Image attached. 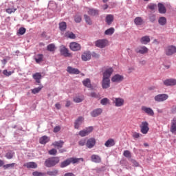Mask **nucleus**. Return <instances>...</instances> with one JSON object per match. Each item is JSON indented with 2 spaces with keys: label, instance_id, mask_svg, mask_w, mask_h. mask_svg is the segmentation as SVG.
Instances as JSON below:
<instances>
[{
  "label": "nucleus",
  "instance_id": "412c9836",
  "mask_svg": "<svg viewBox=\"0 0 176 176\" xmlns=\"http://www.w3.org/2000/svg\"><path fill=\"white\" fill-rule=\"evenodd\" d=\"M23 166L27 168H38V164L34 162H27Z\"/></svg>",
  "mask_w": 176,
  "mask_h": 176
},
{
  "label": "nucleus",
  "instance_id": "4be33fe9",
  "mask_svg": "<svg viewBox=\"0 0 176 176\" xmlns=\"http://www.w3.org/2000/svg\"><path fill=\"white\" fill-rule=\"evenodd\" d=\"M140 41L142 45H148V43L151 42V37H149V36H142Z\"/></svg>",
  "mask_w": 176,
  "mask_h": 176
},
{
  "label": "nucleus",
  "instance_id": "1a4fd4ad",
  "mask_svg": "<svg viewBox=\"0 0 176 176\" xmlns=\"http://www.w3.org/2000/svg\"><path fill=\"white\" fill-rule=\"evenodd\" d=\"M93 130H94V128H93V126H89L80 131L78 134L80 135V137H86V135H89L90 133L93 131Z\"/></svg>",
  "mask_w": 176,
  "mask_h": 176
},
{
  "label": "nucleus",
  "instance_id": "c756f323",
  "mask_svg": "<svg viewBox=\"0 0 176 176\" xmlns=\"http://www.w3.org/2000/svg\"><path fill=\"white\" fill-rule=\"evenodd\" d=\"M158 10L162 14H164V13L167 12V10H166V7L162 3H158Z\"/></svg>",
  "mask_w": 176,
  "mask_h": 176
},
{
  "label": "nucleus",
  "instance_id": "e433bc0d",
  "mask_svg": "<svg viewBox=\"0 0 176 176\" xmlns=\"http://www.w3.org/2000/svg\"><path fill=\"white\" fill-rule=\"evenodd\" d=\"M47 175L50 176H57L58 175V170L54 169L53 170H50L47 172Z\"/></svg>",
  "mask_w": 176,
  "mask_h": 176
},
{
  "label": "nucleus",
  "instance_id": "09e8293b",
  "mask_svg": "<svg viewBox=\"0 0 176 176\" xmlns=\"http://www.w3.org/2000/svg\"><path fill=\"white\" fill-rule=\"evenodd\" d=\"M33 176H46V173L42 172L34 171L32 173Z\"/></svg>",
  "mask_w": 176,
  "mask_h": 176
},
{
  "label": "nucleus",
  "instance_id": "c9c22d12",
  "mask_svg": "<svg viewBox=\"0 0 176 176\" xmlns=\"http://www.w3.org/2000/svg\"><path fill=\"white\" fill-rule=\"evenodd\" d=\"M16 166V163L7 164L3 166V168L4 170H8V168H14Z\"/></svg>",
  "mask_w": 176,
  "mask_h": 176
},
{
  "label": "nucleus",
  "instance_id": "20e7f679",
  "mask_svg": "<svg viewBox=\"0 0 176 176\" xmlns=\"http://www.w3.org/2000/svg\"><path fill=\"white\" fill-rule=\"evenodd\" d=\"M95 45L96 47L100 49H104L106 46L108 45V40L107 39H99L95 42Z\"/></svg>",
  "mask_w": 176,
  "mask_h": 176
},
{
  "label": "nucleus",
  "instance_id": "79ce46f5",
  "mask_svg": "<svg viewBox=\"0 0 176 176\" xmlns=\"http://www.w3.org/2000/svg\"><path fill=\"white\" fill-rule=\"evenodd\" d=\"M82 85L86 87H91V83L90 82V79L87 78L82 81Z\"/></svg>",
  "mask_w": 176,
  "mask_h": 176
},
{
  "label": "nucleus",
  "instance_id": "f3484780",
  "mask_svg": "<svg viewBox=\"0 0 176 176\" xmlns=\"http://www.w3.org/2000/svg\"><path fill=\"white\" fill-rule=\"evenodd\" d=\"M112 74H113V69L112 67H109L103 72V78L109 79Z\"/></svg>",
  "mask_w": 176,
  "mask_h": 176
},
{
  "label": "nucleus",
  "instance_id": "f704fd0d",
  "mask_svg": "<svg viewBox=\"0 0 176 176\" xmlns=\"http://www.w3.org/2000/svg\"><path fill=\"white\" fill-rule=\"evenodd\" d=\"M158 23L160 25H166L167 23V19L164 16H161L158 20Z\"/></svg>",
  "mask_w": 176,
  "mask_h": 176
},
{
  "label": "nucleus",
  "instance_id": "423d86ee",
  "mask_svg": "<svg viewBox=\"0 0 176 176\" xmlns=\"http://www.w3.org/2000/svg\"><path fill=\"white\" fill-rule=\"evenodd\" d=\"M60 53L64 57H72V54L69 53V50L65 45L60 46Z\"/></svg>",
  "mask_w": 176,
  "mask_h": 176
},
{
  "label": "nucleus",
  "instance_id": "473e14b6",
  "mask_svg": "<svg viewBox=\"0 0 176 176\" xmlns=\"http://www.w3.org/2000/svg\"><path fill=\"white\" fill-rule=\"evenodd\" d=\"M54 146H56L58 149H60L64 145V142L63 140H60L58 142H55L52 144Z\"/></svg>",
  "mask_w": 176,
  "mask_h": 176
},
{
  "label": "nucleus",
  "instance_id": "4c0bfd02",
  "mask_svg": "<svg viewBox=\"0 0 176 176\" xmlns=\"http://www.w3.org/2000/svg\"><path fill=\"white\" fill-rule=\"evenodd\" d=\"M47 50H48V52H55L56 45L54 43L49 44L47 46Z\"/></svg>",
  "mask_w": 176,
  "mask_h": 176
},
{
  "label": "nucleus",
  "instance_id": "a211bd4d",
  "mask_svg": "<svg viewBox=\"0 0 176 176\" xmlns=\"http://www.w3.org/2000/svg\"><path fill=\"white\" fill-rule=\"evenodd\" d=\"M164 86H175L176 85V80L174 78H170L165 80L163 82Z\"/></svg>",
  "mask_w": 176,
  "mask_h": 176
},
{
  "label": "nucleus",
  "instance_id": "39448f33",
  "mask_svg": "<svg viewBox=\"0 0 176 176\" xmlns=\"http://www.w3.org/2000/svg\"><path fill=\"white\" fill-rule=\"evenodd\" d=\"M140 127L142 134H148V131H149V124L148 123V122H142Z\"/></svg>",
  "mask_w": 176,
  "mask_h": 176
},
{
  "label": "nucleus",
  "instance_id": "774afa93",
  "mask_svg": "<svg viewBox=\"0 0 176 176\" xmlns=\"http://www.w3.org/2000/svg\"><path fill=\"white\" fill-rule=\"evenodd\" d=\"M70 106H71V101L67 100V101L66 102L65 107H70Z\"/></svg>",
  "mask_w": 176,
  "mask_h": 176
},
{
  "label": "nucleus",
  "instance_id": "7c9ffc66",
  "mask_svg": "<svg viewBox=\"0 0 176 176\" xmlns=\"http://www.w3.org/2000/svg\"><path fill=\"white\" fill-rule=\"evenodd\" d=\"M134 23L135 25H142L144 24V19L140 16H138L134 19Z\"/></svg>",
  "mask_w": 176,
  "mask_h": 176
},
{
  "label": "nucleus",
  "instance_id": "8fccbe9b",
  "mask_svg": "<svg viewBox=\"0 0 176 176\" xmlns=\"http://www.w3.org/2000/svg\"><path fill=\"white\" fill-rule=\"evenodd\" d=\"M74 21H75L76 23H80L82 21V16L76 15L74 16Z\"/></svg>",
  "mask_w": 176,
  "mask_h": 176
},
{
  "label": "nucleus",
  "instance_id": "0e129e2a",
  "mask_svg": "<svg viewBox=\"0 0 176 176\" xmlns=\"http://www.w3.org/2000/svg\"><path fill=\"white\" fill-rule=\"evenodd\" d=\"M90 96L94 97V98H98V95H97V94H96V92H91L90 94Z\"/></svg>",
  "mask_w": 176,
  "mask_h": 176
},
{
  "label": "nucleus",
  "instance_id": "3c124183",
  "mask_svg": "<svg viewBox=\"0 0 176 176\" xmlns=\"http://www.w3.org/2000/svg\"><path fill=\"white\" fill-rule=\"evenodd\" d=\"M17 9L16 8H8L6 10V12L8 13V14H12V13H14Z\"/></svg>",
  "mask_w": 176,
  "mask_h": 176
},
{
  "label": "nucleus",
  "instance_id": "5701e85b",
  "mask_svg": "<svg viewBox=\"0 0 176 176\" xmlns=\"http://www.w3.org/2000/svg\"><path fill=\"white\" fill-rule=\"evenodd\" d=\"M84 118L83 117H79L74 122V128L79 129L82 123H83Z\"/></svg>",
  "mask_w": 176,
  "mask_h": 176
},
{
  "label": "nucleus",
  "instance_id": "6ab92c4d",
  "mask_svg": "<svg viewBox=\"0 0 176 176\" xmlns=\"http://www.w3.org/2000/svg\"><path fill=\"white\" fill-rule=\"evenodd\" d=\"M96 145V139L94 138H89L86 143V146L89 149H91Z\"/></svg>",
  "mask_w": 176,
  "mask_h": 176
},
{
  "label": "nucleus",
  "instance_id": "ddd939ff",
  "mask_svg": "<svg viewBox=\"0 0 176 176\" xmlns=\"http://www.w3.org/2000/svg\"><path fill=\"white\" fill-rule=\"evenodd\" d=\"M102 89H109V87H111V80L103 77L102 80Z\"/></svg>",
  "mask_w": 176,
  "mask_h": 176
},
{
  "label": "nucleus",
  "instance_id": "052dcab7",
  "mask_svg": "<svg viewBox=\"0 0 176 176\" xmlns=\"http://www.w3.org/2000/svg\"><path fill=\"white\" fill-rule=\"evenodd\" d=\"M61 130V126H56L54 128V133H58Z\"/></svg>",
  "mask_w": 176,
  "mask_h": 176
},
{
  "label": "nucleus",
  "instance_id": "4468645a",
  "mask_svg": "<svg viewBox=\"0 0 176 176\" xmlns=\"http://www.w3.org/2000/svg\"><path fill=\"white\" fill-rule=\"evenodd\" d=\"M67 72L70 74L71 75H79L80 74V71L76 68H74L71 66H68L67 68Z\"/></svg>",
  "mask_w": 176,
  "mask_h": 176
},
{
  "label": "nucleus",
  "instance_id": "b1692460",
  "mask_svg": "<svg viewBox=\"0 0 176 176\" xmlns=\"http://www.w3.org/2000/svg\"><path fill=\"white\" fill-rule=\"evenodd\" d=\"M87 13L89 16H98L100 11L96 9L89 8L87 11Z\"/></svg>",
  "mask_w": 176,
  "mask_h": 176
},
{
  "label": "nucleus",
  "instance_id": "a18cd8bd",
  "mask_svg": "<svg viewBox=\"0 0 176 176\" xmlns=\"http://www.w3.org/2000/svg\"><path fill=\"white\" fill-rule=\"evenodd\" d=\"M42 89H43V86H41V87L34 88V89H32V94H38V93H39V91H41V90H42Z\"/></svg>",
  "mask_w": 176,
  "mask_h": 176
},
{
  "label": "nucleus",
  "instance_id": "f8f14e48",
  "mask_svg": "<svg viewBox=\"0 0 176 176\" xmlns=\"http://www.w3.org/2000/svg\"><path fill=\"white\" fill-rule=\"evenodd\" d=\"M124 79V77H123V76L116 74L111 78V82H113V83H120V82H122Z\"/></svg>",
  "mask_w": 176,
  "mask_h": 176
},
{
  "label": "nucleus",
  "instance_id": "4d7b16f0",
  "mask_svg": "<svg viewBox=\"0 0 176 176\" xmlns=\"http://www.w3.org/2000/svg\"><path fill=\"white\" fill-rule=\"evenodd\" d=\"M157 6H156V4H153L151 3L150 5H148V9H150L151 10H155V9H156Z\"/></svg>",
  "mask_w": 176,
  "mask_h": 176
},
{
  "label": "nucleus",
  "instance_id": "e2e57ef3",
  "mask_svg": "<svg viewBox=\"0 0 176 176\" xmlns=\"http://www.w3.org/2000/svg\"><path fill=\"white\" fill-rule=\"evenodd\" d=\"M140 135H141L140 133L135 132L133 133L132 137H133L134 138H140Z\"/></svg>",
  "mask_w": 176,
  "mask_h": 176
},
{
  "label": "nucleus",
  "instance_id": "9d476101",
  "mask_svg": "<svg viewBox=\"0 0 176 176\" xmlns=\"http://www.w3.org/2000/svg\"><path fill=\"white\" fill-rule=\"evenodd\" d=\"M69 47L72 50V52H79V50L82 49V46H80V44L76 42L70 43Z\"/></svg>",
  "mask_w": 176,
  "mask_h": 176
},
{
  "label": "nucleus",
  "instance_id": "aec40b11",
  "mask_svg": "<svg viewBox=\"0 0 176 176\" xmlns=\"http://www.w3.org/2000/svg\"><path fill=\"white\" fill-rule=\"evenodd\" d=\"M102 113V109L98 108L94 109L93 111L91 112V116L92 118H97V116H100Z\"/></svg>",
  "mask_w": 176,
  "mask_h": 176
},
{
  "label": "nucleus",
  "instance_id": "f03ea898",
  "mask_svg": "<svg viewBox=\"0 0 176 176\" xmlns=\"http://www.w3.org/2000/svg\"><path fill=\"white\" fill-rule=\"evenodd\" d=\"M79 160L83 161V158H74V157L68 158L60 163V168H65V167H67V166H69L71 163H72L73 164L79 163Z\"/></svg>",
  "mask_w": 176,
  "mask_h": 176
},
{
  "label": "nucleus",
  "instance_id": "6e6d98bb",
  "mask_svg": "<svg viewBox=\"0 0 176 176\" xmlns=\"http://www.w3.org/2000/svg\"><path fill=\"white\" fill-rule=\"evenodd\" d=\"M86 144V139H82L78 142V145H80V146H84Z\"/></svg>",
  "mask_w": 176,
  "mask_h": 176
},
{
  "label": "nucleus",
  "instance_id": "dca6fc26",
  "mask_svg": "<svg viewBox=\"0 0 176 176\" xmlns=\"http://www.w3.org/2000/svg\"><path fill=\"white\" fill-rule=\"evenodd\" d=\"M113 102L115 104L116 107H122L124 104V100L121 98H113Z\"/></svg>",
  "mask_w": 176,
  "mask_h": 176
},
{
  "label": "nucleus",
  "instance_id": "680f3d73",
  "mask_svg": "<svg viewBox=\"0 0 176 176\" xmlns=\"http://www.w3.org/2000/svg\"><path fill=\"white\" fill-rule=\"evenodd\" d=\"M91 56H92V57H94V58H100V54L96 53V52H92V54H91Z\"/></svg>",
  "mask_w": 176,
  "mask_h": 176
},
{
  "label": "nucleus",
  "instance_id": "864d4df0",
  "mask_svg": "<svg viewBox=\"0 0 176 176\" xmlns=\"http://www.w3.org/2000/svg\"><path fill=\"white\" fill-rule=\"evenodd\" d=\"M25 28H21L19 29V32L18 34H19V35H24L25 34Z\"/></svg>",
  "mask_w": 176,
  "mask_h": 176
},
{
  "label": "nucleus",
  "instance_id": "7ed1b4c3",
  "mask_svg": "<svg viewBox=\"0 0 176 176\" xmlns=\"http://www.w3.org/2000/svg\"><path fill=\"white\" fill-rule=\"evenodd\" d=\"M135 52L137 54H147L149 52V49L144 45H140L135 49Z\"/></svg>",
  "mask_w": 176,
  "mask_h": 176
},
{
  "label": "nucleus",
  "instance_id": "a878e982",
  "mask_svg": "<svg viewBox=\"0 0 176 176\" xmlns=\"http://www.w3.org/2000/svg\"><path fill=\"white\" fill-rule=\"evenodd\" d=\"M170 131L173 134H176V118H173L170 123Z\"/></svg>",
  "mask_w": 176,
  "mask_h": 176
},
{
  "label": "nucleus",
  "instance_id": "13d9d810",
  "mask_svg": "<svg viewBox=\"0 0 176 176\" xmlns=\"http://www.w3.org/2000/svg\"><path fill=\"white\" fill-rule=\"evenodd\" d=\"M149 20L151 21V23H154V21L156 20V16L155 14H152L149 16Z\"/></svg>",
  "mask_w": 176,
  "mask_h": 176
},
{
  "label": "nucleus",
  "instance_id": "a19ab883",
  "mask_svg": "<svg viewBox=\"0 0 176 176\" xmlns=\"http://www.w3.org/2000/svg\"><path fill=\"white\" fill-rule=\"evenodd\" d=\"M59 29L60 31H65V30H67V23L60 22L59 23Z\"/></svg>",
  "mask_w": 176,
  "mask_h": 176
},
{
  "label": "nucleus",
  "instance_id": "c85d7f7f",
  "mask_svg": "<svg viewBox=\"0 0 176 176\" xmlns=\"http://www.w3.org/2000/svg\"><path fill=\"white\" fill-rule=\"evenodd\" d=\"M106 23L108 24V25H111L112 23L113 22V14H107L106 16Z\"/></svg>",
  "mask_w": 176,
  "mask_h": 176
},
{
  "label": "nucleus",
  "instance_id": "0eeeda50",
  "mask_svg": "<svg viewBox=\"0 0 176 176\" xmlns=\"http://www.w3.org/2000/svg\"><path fill=\"white\" fill-rule=\"evenodd\" d=\"M168 99V95L166 94H158L155 96L154 100L157 102H163V101H166V100Z\"/></svg>",
  "mask_w": 176,
  "mask_h": 176
},
{
  "label": "nucleus",
  "instance_id": "ea45409f",
  "mask_svg": "<svg viewBox=\"0 0 176 176\" xmlns=\"http://www.w3.org/2000/svg\"><path fill=\"white\" fill-rule=\"evenodd\" d=\"M115 32V28H110L105 30L104 35H113V34Z\"/></svg>",
  "mask_w": 176,
  "mask_h": 176
},
{
  "label": "nucleus",
  "instance_id": "5fc2aeb1",
  "mask_svg": "<svg viewBox=\"0 0 176 176\" xmlns=\"http://www.w3.org/2000/svg\"><path fill=\"white\" fill-rule=\"evenodd\" d=\"M124 156L125 157H129V158H130V157H131V153H130L129 151L126 150V151H124Z\"/></svg>",
  "mask_w": 176,
  "mask_h": 176
},
{
  "label": "nucleus",
  "instance_id": "6e6552de",
  "mask_svg": "<svg viewBox=\"0 0 176 176\" xmlns=\"http://www.w3.org/2000/svg\"><path fill=\"white\" fill-rule=\"evenodd\" d=\"M174 53H176V47L174 45H170L166 47L165 54L166 56H173Z\"/></svg>",
  "mask_w": 176,
  "mask_h": 176
},
{
  "label": "nucleus",
  "instance_id": "72a5a7b5",
  "mask_svg": "<svg viewBox=\"0 0 176 176\" xmlns=\"http://www.w3.org/2000/svg\"><path fill=\"white\" fill-rule=\"evenodd\" d=\"M107 148L113 146L115 145V140L113 139H109L104 144Z\"/></svg>",
  "mask_w": 176,
  "mask_h": 176
},
{
  "label": "nucleus",
  "instance_id": "bf43d9fd",
  "mask_svg": "<svg viewBox=\"0 0 176 176\" xmlns=\"http://www.w3.org/2000/svg\"><path fill=\"white\" fill-rule=\"evenodd\" d=\"M3 74L6 76H10V75H12V72H8V70H3Z\"/></svg>",
  "mask_w": 176,
  "mask_h": 176
},
{
  "label": "nucleus",
  "instance_id": "393cba45",
  "mask_svg": "<svg viewBox=\"0 0 176 176\" xmlns=\"http://www.w3.org/2000/svg\"><path fill=\"white\" fill-rule=\"evenodd\" d=\"M91 160L94 163H101V157L98 155H92L91 156Z\"/></svg>",
  "mask_w": 176,
  "mask_h": 176
},
{
  "label": "nucleus",
  "instance_id": "c03bdc74",
  "mask_svg": "<svg viewBox=\"0 0 176 176\" xmlns=\"http://www.w3.org/2000/svg\"><path fill=\"white\" fill-rule=\"evenodd\" d=\"M14 156V152L10 151L6 154V159H13V157Z\"/></svg>",
  "mask_w": 176,
  "mask_h": 176
},
{
  "label": "nucleus",
  "instance_id": "58836bf2",
  "mask_svg": "<svg viewBox=\"0 0 176 176\" xmlns=\"http://www.w3.org/2000/svg\"><path fill=\"white\" fill-rule=\"evenodd\" d=\"M84 18L85 20V23H87L88 25H91V24H93V21H91V19L87 14H85Z\"/></svg>",
  "mask_w": 176,
  "mask_h": 176
},
{
  "label": "nucleus",
  "instance_id": "9b49d317",
  "mask_svg": "<svg viewBox=\"0 0 176 176\" xmlns=\"http://www.w3.org/2000/svg\"><path fill=\"white\" fill-rule=\"evenodd\" d=\"M81 60L82 61H89L91 60V53L89 51L84 52L81 55Z\"/></svg>",
  "mask_w": 176,
  "mask_h": 176
},
{
  "label": "nucleus",
  "instance_id": "f257e3e1",
  "mask_svg": "<svg viewBox=\"0 0 176 176\" xmlns=\"http://www.w3.org/2000/svg\"><path fill=\"white\" fill-rule=\"evenodd\" d=\"M60 163V157H51L45 160L44 164L49 168L57 166Z\"/></svg>",
  "mask_w": 176,
  "mask_h": 176
},
{
  "label": "nucleus",
  "instance_id": "37998d69",
  "mask_svg": "<svg viewBox=\"0 0 176 176\" xmlns=\"http://www.w3.org/2000/svg\"><path fill=\"white\" fill-rule=\"evenodd\" d=\"M65 36H67V38H69L70 39H75V38H76V36L75 35V34L71 32H66Z\"/></svg>",
  "mask_w": 176,
  "mask_h": 176
},
{
  "label": "nucleus",
  "instance_id": "2f4dec72",
  "mask_svg": "<svg viewBox=\"0 0 176 176\" xmlns=\"http://www.w3.org/2000/svg\"><path fill=\"white\" fill-rule=\"evenodd\" d=\"M34 60L37 64H40V63H42V61H43V54H37L34 58Z\"/></svg>",
  "mask_w": 176,
  "mask_h": 176
},
{
  "label": "nucleus",
  "instance_id": "de8ad7c7",
  "mask_svg": "<svg viewBox=\"0 0 176 176\" xmlns=\"http://www.w3.org/2000/svg\"><path fill=\"white\" fill-rule=\"evenodd\" d=\"M100 104L102 105H108V104H110L109 99L107 98H104L100 100Z\"/></svg>",
  "mask_w": 176,
  "mask_h": 176
},
{
  "label": "nucleus",
  "instance_id": "603ef678",
  "mask_svg": "<svg viewBox=\"0 0 176 176\" xmlns=\"http://www.w3.org/2000/svg\"><path fill=\"white\" fill-rule=\"evenodd\" d=\"M49 155H57V150L56 148H52L48 151Z\"/></svg>",
  "mask_w": 176,
  "mask_h": 176
},
{
  "label": "nucleus",
  "instance_id": "bb28decb",
  "mask_svg": "<svg viewBox=\"0 0 176 176\" xmlns=\"http://www.w3.org/2000/svg\"><path fill=\"white\" fill-rule=\"evenodd\" d=\"M50 141V138L46 135L43 136L39 139V142L42 145H45V144H47V142H49Z\"/></svg>",
  "mask_w": 176,
  "mask_h": 176
},
{
  "label": "nucleus",
  "instance_id": "cd10ccee",
  "mask_svg": "<svg viewBox=\"0 0 176 176\" xmlns=\"http://www.w3.org/2000/svg\"><path fill=\"white\" fill-rule=\"evenodd\" d=\"M33 79H34L36 83H41V79H42V74L41 73H36L32 75Z\"/></svg>",
  "mask_w": 176,
  "mask_h": 176
},
{
  "label": "nucleus",
  "instance_id": "49530a36",
  "mask_svg": "<svg viewBox=\"0 0 176 176\" xmlns=\"http://www.w3.org/2000/svg\"><path fill=\"white\" fill-rule=\"evenodd\" d=\"M83 100H85V97L83 96H76L74 98V102H77V103L82 102Z\"/></svg>",
  "mask_w": 176,
  "mask_h": 176
},
{
  "label": "nucleus",
  "instance_id": "338daca9",
  "mask_svg": "<svg viewBox=\"0 0 176 176\" xmlns=\"http://www.w3.org/2000/svg\"><path fill=\"white\" fill-rule=\"evenodd\" d=\"M64 176H75L72 173H67L64 175Z\"/></svg>",
  "mask_w": 176,
  "mask_h": 176
},
{
  "label": "nucleus",
  "instance_id": "69168bd1",
  "mask_svg": "<svg viewBox=\"0 0 176 176\" xmlns=\"http://www.w3.org/2000/svg\"><path fill=\"white\" fill-rule=\"evenodd\" d=\"M55 107H56V108L58 109H61V104H60V103H56V104H55Z\"/></svg>",
  "mask_w": 176,
  "mask_h": 176
},
{
  "label": "nucleus",
  "instance_id": "2eb2a0df",
  "mask_svg": "<svg viewBox=\"0 0 176 176\" xmlns=\"http://www.w3.org/2000/svg\"><path fill=\"white\" fill-rule=\"evenodd\" d=\"M142 111L144 112V113H146V115H148L149 116H153V115H155V112L150 107L142 106Z\"/></svg>",
  "mask_w": 176,
  "mask_h": 176
}]
</instances>
